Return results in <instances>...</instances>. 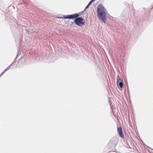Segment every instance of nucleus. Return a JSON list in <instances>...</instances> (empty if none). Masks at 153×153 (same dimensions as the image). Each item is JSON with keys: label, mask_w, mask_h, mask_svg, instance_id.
<instances>
[{"label": "nucleus", "mask_w": 153, "mask_h": 153, "mask_svg": "<svg viewBox=\"0 0 153 153\" xmlns=\"http://www.w3.org/2000/svg\"><path fill=\"white\" fill-rule=\"evenodd\" d=\"M117 132L120 136L122 138H124V136L123 133L122 129L121 127H118L117 128Z\"/></svg>", "instance_id": "nucleus-3"}, {"label": "nucleus", "mask_w": 153, "mask_h": 153, "mask_svg": "<svg viewBox=\"0 0 153 153\" xmlns=\"http://www.w3.org/2000/svg\"><path fill=\"white\" fill-rule=\"evenodd\" d=\"M75 19L74 22L78 26H81L84 25V19L81 17H77Z\"/></svg>", "instance_id": "nucleus-2"}, {"label": "nucleus", "mask_w": 153, "mask_h": 153, "mask_svg": "<svg viewBox=\"0 0 153 153\" xmlns=\"http://www.w3.org/2000/svg\"><path fill=\"white\" fill-rule=\"evenodd\" d=\"M12 63L8 67H7L4 71L0 75V77L6 71L8 70L10 68V66L12 65Z\"/></svg>", "instance_id": "nucleus-5"}, {"label": "nucleus", "mask_w": 153, "mask_h": 153, "mask_svg": "<svg viewBox=\"0 0 153 153\" xmlns=\"http://www.w3.org/2000/svg\"><path fill=\"white\" fill-rule=\"evenodd\" d=\"M123 82L121 78L118 76L117 78V84H118V83L120 82Z\"/></svg>", "instance_id": "nucleus-6"}, {"label": "nucleus", "mask_w": 153, "mask_h": 153, "mask_svg": "<svg viewBox=\"0 0 153 153\" xmlns=\"http://www.w3.org/2000/svg\"><path fill=\"white\" fill-rule=\"evenodd\" d=\"M66 19H68V15H66Z\"/></svg>", "instance_id": "nucleus-11"}, {"label": "nucleus", "mask_w": 153, "mask_h": 153, "mask_svg": "<svg viewBox=\"0 0 153 153\" xmlns=\"http://www.w3.org/2000/svg\"><path fill=\"white\" fill-rule=\"evenodd\" d=\"M65 17H66V15H64L63 17H60V18L61 19H66Z\"/></svg>", "instance_id": "nucleus-8"}, {"label": "nucleus", "mask_w": 153, "mask_h": 153, "mask_svg": "<svg viewBox=\"0 0 153 153\" xmlns=\"http://www.w3.org/2000/svg\"><path fill=\"white\" fill-rule=\"evenodd\" d=\"M79 14L78 13L74 14L72 15H68V19H73L77 18L79 16Z\"/></svg>", "instance_id": "nucleus-4"}, {"label": "nucleus", "mask_w": 153, "mask_h": 153, "mask_svg": "<svg viewBox=\"0 0 153 153\" xmlns=\"http://www.w3.org/2000/svg\"><path fill=\"white\" fill-rule=\"evenodd\" d=\"M92 1H91L88 4V5H89V6L90 5V4L92 3Z\"/></svg>", "instance_id": "nucleus-10"}, {"label": "nucleus", "mask_w": 153, "mask_h": 153, "mask_svg": "<svg viewBox=\"0 0 153 153\" xmlns=\"http://www.w3.org/2000/svg\"><path fill=\"white\" fill-rule=\"evenodd\" d=\"M89 5L88 4V5L85 7L84 10H86V9L88 7Z\"/></svg>", "instance_id": "nucleus-9"}, {"label": "nucleus", "mask_w": 153, "mask_h": 153, "mask_svg": "<svg viewBox=\"0 0 153 153\" xmlns=\"http://www.w3.org/2000/svg\"><path fill=\"white\" fill-rule=\"evenodd\" d=\"M97 11L98 18L105 23L106 19V10L100 5L98 7Z\"/></svg>", "instance_id": "nucleus-1"}, {"label": "nucleus", "mask_w": 153, "mask_h": 153, "mask_svg": "<svg viewBox=\"0 0 153 153\" xmlns=\"http://www.w3.org/2000/svg\"><path fill=\"white\" fill-rule=\"evenodd\" d=\"M117 85H119L121 88H122L123 85V82H119Z\"/></svg>", "instance_id": "nucleus-7"}]
</instances>
